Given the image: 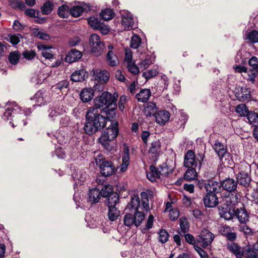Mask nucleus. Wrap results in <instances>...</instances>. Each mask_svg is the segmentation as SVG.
I'll return each instance as SVG.
<instances>
[{"instance_id": "39", "label": "nucleus", "mask_w": 258, "mask_h": 258, "mask_svg": "<svg viewBox=\"0 0 258 258\" xmlns=\"http://www.w3.org/2000/svg\"><path fill=\"white\" fill-rule=\"evenodd\" d=\"M225 200L227 204L235 205L239 202V196L235 193H231L226 197Z\"/></svg>"}, {"instance_id": "11", "label": "nucleus", "mask_w": 258, "mask_h": 258, "mask_svg": "<svg viewBox=\"0 0 258 258\" xmlns=\"http://www.w3.org/2000/svg\"><path fill=\"white\" fill-rule=\"evenodd\" d=\"M89 45L91 51L95 55H99L102 53L104 49V43L100 40V38L98 35L93 34L90 36Z\"/></svg>"}, {"instance_id": "2", "label": "nucleus", "mask_w": 258, "mask_h": 258, "mask_svg": "<svg viewBox=\"0 0 258 258\" xmlns=\"http://www.w3.org/2000/svg\"><path fill=\"white\" fill-rule=\"evenodd\" d=\"M118 94L114 93L113 95L108 92H104L94 100L95 108H103V111L105 113L108 118H113L115 116V109L117 107Z\"/></svg>"}, {"instance_id": "26", "label": "nucleus", "mask_w": 258, "mask_h": 258, "mask_svg": "<svg viewBox=\"0 0 258 258\" xmlns=\"http://www.w3.org/2000/svg\"><path fill=\"white\" fill-rule=\"evenodd\" d=\"M88 76L87 72L84 69L75 71L71 75V80L73 82H81L85 80Z\"/></svg>"}, {"instance_id": "43", "label": "nucleus", "mask_w": 258, "mask_h": 258, "mask_svg": "<svg viewBox=\"0 0 258 258\" xmlns=\"http://www.w3.org/2000/svg\"><path fill=\"white\" fill-rule=\"evenodd\" d=\"M161 148V144L159 141H155L152 142L151 147L149 150V152L151 154L156 155L160 151Z\"/></svg>"}, {"instance_id": "51", "label": "nucleus", "mask_w": 258, "mask_h": 258, "mask_svg": "<svg viewBox=\"0 0 258 258\" xmlns=\"http://www.w3.org/2000/svg\"><path fill=\"white\" fill-rule=\"evenodd\" d=\"M246 52L243 51H239L235 57V61L240 64H244L246 62V58L244 57Z\"/></svg>"}, {"instance_id": "37", "label": "nucleus", "mask_w": 258, "mask_h": 258, "mask_svg": "<svg viewBox=\"0 0 258 258\" xmlns=\"http://www.w3.org/2000/svg\"><path fill=\"white\" fill-rule=\"evenodd\" d=\"M58 15L62 18H68L71 15V9L68 6L62 5L58 8Z\"/></svg>"}, {"instance_id": "4", "label": "nucleus", "mask_w": 258, "mask_h": 258, "mask_svg": "<svg viewBox=\"0 0 258 258\" xmlns=\"http://www.w3.org/2000/svg\"><path fill=\"white\" fill-rule=\"evenodd\" d=\"M118 134V123H112L110 127L104 131V133L99 139V142L105 148L108 149V142L113 140L117 137Z\"/></svg>"}, {"instance_id": "48", "label": "nucleus", "mask_w": 258, "mask_h": 258, "mask_svg": "<svg viewBox=\"0 0 258 258\" xmlns=\"http://www.w3.org/2000/svg\"><path fill=\"white\" fill-rule=\"evenodd\" d=\"M69 83L67 80H62L55 85L52 86L53 90L57 92V90H62L63 89L67 88L69 86Z\"/></svg>"}, {"instance_id": "52", "label": "nucleus", "mask_w": 258, "mask_h": 258, "mask_svg": "<svg viewBox=\"0 0 258 258\" xmlns=\"http://www.w3.org/2000/svg\"><path fill=\"white\" fill-rule=\"evenodd\" d=\"M84 11L81 6H76L71 9V15L74 17H78L81 16Z\"/></svg>"}, {"instance_id": "3", "label": "nucleus", "mask_w": 258, "mask_h": 258, "mask_svg": "<svg viewBox=\"0 0 258 258\" xmlns=\"http://www.w3.org/2000/svg\"><path fill=\"white\" fill-rule=\"evenodd\" d=\"M215 151L217 154L220 162L224 166H230L233 164V160L227 148L221 143L216 141L213 146Z\"/></svg>"}, {"instance_id": "56", "label": "nucleus", "mask_w": 258, "mask_h": 258, "mask_svg": "<svg viewBox=\"0 0 258 258\" xmlns=\"http://www.w3.org/2000/svg\"><path fill=\"white\" fill-rule=\"evenodd\" d=\"M247 38L250 42L254 43L258 42V32L253 30L249 32L247 35Z\"/></svg>"}, {"instance_id": "28", "label": "nucleus", "mask_w": 258, "mask_h": 258, "mask_svg": "<svg viewBox=\"0 0 258 258\" xmlns=\"http://www.w3.org/2000/svg\"><path fill=\"white\" fill-rule=\"evenodd\" d=\"M87 122L84 126V130L86 134L91 135L96 133L99 130L96 127L94 123L90 118H86Z\"/></svg>"}, {"instance_id": "15", "label": "nucleus", "mask_w": 258, "mask_h": 258, "mask_svg": "<svg viewBox=\"0 0 258 258\" xmlns=\"http://www.w3.org/2000/svg\"><path fill=\"white\" fill-rule=\"evenodd\" d=\"M221 190V183L213 180H208L206 186L207 194L217 195Z\"/></svg>"}, {"instance_id": "32", "label": "nucleus", "mask_w": 258, "mask_h": 258, "mask_svg": "<svg viewBox=\"0 0 258 258\" xmlns=\"http://www.w3.org/2000/svg\"><path fill=\"white\" fill-rule=\"evenodd\" d=\"M63 112L62 108L59 107L52 106L48 110V117L51 120H54L55 117L62 114Z\"/></svg>"}, {"instance_id": "46", "label": "nucleus", "mask_w": 258, "mask_h": 258, "mask_svg": "<svg viewBox=\"0 0 258 258\" xmlns=\"http://www.w3.org/2000/svg\"><path fill=\"white\" fill-rule=\"evenodd\" d=\"M33 33L35 36L42 40H48L50 38V36L43 30L35 29Z\"/></svg>"}, {"instance_id": "38", "label": "nucleus", "mask_w": 258, "mask_h": 258, "mask_svg": "<svg viewBox=\"0 0 258 258\" xmlns=\"http://www.w3.org/2000/svg\"><path fill=\"white\" fill-rule=\"evenodd\" d=\"M140 206V198L138 196H134L133 197L128 204V208L129 209L135 210L138 211L137 210Z\"/></svg>"}, {"instance_id": "31", "label": "nucleus", "mask_w": 258, "mask_h": 258, "mask_svg": "<svg viewBox=\"0 0 258 258\" xmlns=\"http://www.w3.org/2000/svg\"><path fill=\"white\" fill-rule=\"evenodd\" d=\"M106 58L107 62L109 66L115 67L118 63V59L112 50L108 51Z\"/></svg>"}, {"instance_id": "36", "label": "nucleus", "mask_w": 258, "mask_h": 258, "mask_svg": "<svg viewBox=\"0 0 258 258\" xmlns=\"http://www.w3.org/2000/svg\"><path fill=\"white\" fill-rule=\"evenodd\" d=\"M179 225L180 228V233L184 234L189 231V225L187 221V220L185 217H182L179 219Z\"/></svg>"}, {"instance_id": "8", "label": "nucleus", "mask_w": 258, "mask_h": 258, "mask_svg": "<svg viewBox=\"0 0 258 258\" xmlns=\"http://www.w3.org/2000/svg\"><path fill=\"white\" fill-rule=\"evenodd\" d=\"M118 202L119 197L117 194H113L109 199H107L106 203L108 207V217L111 221H115L120 216V211L115 207Z\"/></svg>"}, {"instance_id": "1", "label": "nucleus", "mask_w": 258, "mask_h": 258, "mask_svg": "<svg viewBox=\"0 0 258 258\" xmlns=\"http://www.w3.org/2000/svg\"><path fill=\"white\" fill-rule=\"evenodd\" d=\"M31 113L30 108L22 110L15 102L8 105L2 118L8 121L13 128L16 126H24L27 124V116Z\"/></svg>"}, {"instance_id": "47", "label": "nucleus", "mask_w": 258, "mask_h": 258, "mask_svg": "<svg viewBox=\"0 0 258 258\" xmlns=\"http://www.w3.org/2000/svg\"><path fill=\"white\" fill-rule=\"evenodd\" d=\"M235 111L241 116H246L249 111L246 106L244 104H241L236 106Z\"/></svg>"}, {"instance_id": "64", "label": "nucleus", "mask_w": 258, "mask_h": 258, "mask_svg": "<svg viewBox=\"0 0 258 258\" xmlns=\"http://www.w3.org/2000/svg\"><path fill=\"white\" fill-rule=\"evenodd\" d=\"M248 64L252 68V70H258V58L256 57H251L248 61Z\"/></svg>"}, {"instance_id": "18", "label": "nucleus", "mask_w": 258, "mask_h": 258, "mask_svg": "<svg viewBox=\"0 0 258 258\" xmlns=\"http://www.w3.org/2000/svg\"><path fill=\"white\" fill-rule=\"evenodd\" d=\"M205 206L208 208H214L217 206L219 203L218 198L217 195L211 194H206L203 199Z\"/></svg>"}, {"instance_id": "20", "label": "nucleus", "mask_w": 258, "mask_h": 258, "mask_svg": "<svg viewBox=\"0 0 258 258\" xmlns=\"http://www.w3.org/2000/svg\"><path fill=\"white\" fill-rule=\"evenodd\" d=\"M234 215H236L239 222L241 223L245 224L249 220V213L244 208L237 209L235 211Z\"/></svg>"}, {"instance_id": "60", "label": "nucleus", "mask_w": 258, "mask_h": 258, "mask_svg": "<svg viewBox=\"0 0 258 258\" xmlns=\"http://www.w3.org/2000/svg\"><path fill=\"white\" fill-rule=\"evenodd\" d=\"M258 74V70H250L248 71L247 75L248 77L247 80L249 81L252 83H253L255 81V78Z\"/></svg>"}, {"instance_id": "7", "label": "nucleus", "mask_w": 258, "mask_h": 258, "mask_svg": "<svg viewBox=\"0 0 258 258\" xmlns=\"http://www.w3.org/2000/svg\"><path fill=\"white\" fill-rule=\"evenodd\" d=\"M96 165L99 167L101 174L105 177L112 175L115 168L111 162L106 160L102 155H98L95 158Z\"/></svg>"}, {"instance_id": "24", "label": "nucleus", "mask_w": 258, "mask_h": 258, "mask_svg": "<svg viewBox=\"0 0 258 258\" xmlns=\"http://www.w3.org/2000/svg\"><path fill=\"white\" fill-rule=\"evenodd\" d=\"M94 96L93 90L90 88L83 89L80 94V97L83 102L87 103L90 101Z\"/></svg>"}, {"instance_id": "42", "label": "nucleus", "mask_w": 258, "mask_h": 258, "mask_svg": "<svg viewBox=\"0 0 258 258\" xmlns=\"http://www.w3.org/2000/svg\"><path fill=\"white\" fill-rule=\"evenodd\" d=\"M100 16L103 20L108 21L112 19L114 17V14L112 10L106 9L101 12Z\"/></svg>"}, {"instance_id": "40", "label": "nucleus", "mask_w": 258, "mask_h": 258, "mask_svg": "<svg viewBox=\"0 0 258 258\" xmlns=\"http://www.w3.org/2000/svg\"><path fill=\"white\" fill-rule=\"evenodd\" d=\"M244 255L246 258H258V251L254 248L248 247L243 249Z\"/></svg>"}, {"instance_id": "33", "label": "nucleus", "mask_w": 258, "mask_h": 258, "mask_svg": "<svg viewBox=\"0 0 258 258\" xmlns=\"http://www.w3.org/2000/svg\"><path fill=\"white\" fill-rule=\"evenodd\" d=\"M52 47H48L45 45H42L39 47L41 49V54L46 59H50L53 57V53L51 51Z\"/></svg>"}, {"instance_id": "55", "label": "nucleus", "mask_w": 258, "mask_h": 258, "mask_svg": "<svg viewBox=\"0 0 258 258\" xmlns=\"http://www.w3.org/2000/svg\"><path fill=\"white\" fill-rule=\"evenodd\" d=\"M160 177L167 176L169 174V168L166 164H163L157 168Z\"/></svg>"}, {"instance_id": "19", "label": "nucleus", "mask_w": 258, "mask_h": 258, "mask_svg": "<svg viewBox=\"0 0 258 258\" xmlns=\"http://www.w3.org/2000/svg\"><path fill=\"white\" fill-rule=\"evenodd\" d=\"M221 186L224 190L231 192L236 190L237 183L233 178H228L221 183Z\"/></svg>"}, {"instance_id": "59", "label": "nucleus", "mask_w": 258, "mask_h": 258, "mask_svg": "<svg viewBox=\"0 0 258 258\" xmlns=\"http://www.w3.org/2000/svg\"><path fill=\"white\" fill-rule=\"evenodd\" d=\"M128 97L125 95H122L120 97L118 103L119 109L121 111H123L125 108V105L127 102Z\"/></svg>"}, {"instance_id": "14", "label": "nucleus", "mask_w": 258, "mask_h": 258, "mask_svg": "<svg viewBox=\"0 0 258 258\" xmlns=\"http://www.w3.org/2000/svg\"><path fill=\"white\" fill-rule=\"evenodd\" d=\"M31 99L35 100V105L40 106L45 104L49 101V95L45 91H39L32 98H31Z\"/></svg>"}, {"instance_id": "35", "label": "nucleus", "mask_w": 258, "mask_h": 258, "mask_svg": "<svg viewBox=\"0 0 258 258\" xmlns=\"http://www.w3.org/2000/svg\"><path fill=\"white\" fill-rule=\"evenodd\" d=\"M101 192V196H102L104 198H107V199H109L110 197L113 196V194H117L115 192L113 191L112 187L110 185H106L104 186Z\"/></svg>"}, {"instance_id": "21", "label": "nucleus", "mask_w": 258, "mask_h": 258, "mask_svg": "<svg viewBox=\"0 0 258 258\" xmlns=\"http://www.w3.org/2000/svg\"><path fill=\"white\" fill-rule=\"evenodd\" d=\"M95 80L101 84L107 83L110 78L109 73L106 70H97L94 72Z\"/></svg>"}, {"instance_id": "53", "label": "nucleus", "mask_w": 258, "mask_h": 258, "mask_svg": "<svg viewBox=\"0 0 258 258\" xmlns=\"http://www.w3.org/2000/svg\"><path fill=\"white\" fill-rule=\"evenodd\" d=\"M159 241L164 243L168 240L169 235L168 232L165 229H161L159 232Z\"/></svg>"}, {"instance_id": "44", "label": "nucleus", "mask_w": 258, "mask_h": 258, "mask_svg": "<svg viewBox=\"0 0 258 258\" xmlns=\"http://www.w3.org/2000/svg\"><path fill=\"white\" fill-rule=\"evenodd\" d=\"M88 22L91 27L97 29L102 23L101 21L97 17H91L88 19Z\"/></svg>"}, {"instance_id": "25", "label": "nucleus", "mask_w": 258, "mask_h": 258, "mask_svg": "<svg viewBox=\"0 0 258 258\" xmlns=\"http://www.w3.org/2000/svg\"><path fill=\"white\" fill-rule=\"evenodd\" d=\"M82 56L81 51L76 49H72L65 57V60L69 63L74 62L80 59Z\"/></svg>"}, {"instance_id": "49", "label": "nucleus", "mask_w": 258, "mask_h": 258, "mask_svg": "<svg viewBox=\"0 0 258 258\" xmlns=\"http://www.w3.org/2000/svg\"><path fill=\"white\" fill-rule=\"evenodd\" d=\"M247 118L248 121L251 124H253L255 126L256 125L255 123L258 124V114L252 111H249L247 114Z\"/></svg>"}, {"instance_id": "10", "label": "nucleus", "mask_w": 258, "mask_h": 258, "mask_svg": "<svg viewBox=\"0 0 258 258\" xmlns=\"http://www.w3.org/2000/svg\"><path fill=\"white\" fill-rule=\"evenodd\" d=\"M203 157L201 156V159L197 158L193 151L188 150L185 154L184 158V165L187 168H197L200 169L202 165Z\"/></svg>"}, {"instance_id": "17", "label": "nucleus", "mask_w": 258, "mask_h": 258, "mask_svg": "<svg viewBox=\"0 0 258 258\" xmlns=\"http://www.w3.org/2000/svg\"><path fill=\"white\" fill-rule=\"evenodd\" d=\"M155 120L160 125H164L170 118V114L166 110H160L154 113Z\"/></svg>"}, {"instance_id": "63", "label": "nucleus", "mask_w": 258, "mask_h": 258, "mask_svg": "<svg viewBox=\"0 0 258 258\" xmlns=\"http://www.w3.org/2000/svg\"><path fill=\"white\" fill-rule=\"evenodd\" d=\"M23 56L27 60H32L35 55L36 52L34 50H25L22 53Z\"/></svg>"}, {"instance_id": "57", "label": "nucleus", "mask_w": 258, "mask_h": 258, "mask_svg": "<svg viewBox=\"0 0 258 258\" xmlns=\"http://www.w3.org/2000/svg\"><path fill=\"white\" fill-rule=\"evenodd\" d=\"M127 68L128 71L133 74H137L139 73L138 67L135 64L134 61L131 62V63H128L125 64Z\"/></svg>"}, {"instance_id": "23", "label": "nucleus", "mask_w": 258, "mask_h": 258, "mask_svg": "<svg viewBox=\"0 0 258 258\" xmlns=\"http://www.w3.org/2000/svg\"><path fill=\"white\" fill-rule=\"evenodd\" d=\"M101 197L100 190L98 188H94L90 190L87 198V201L91 204L97 203Z\"/></svg>"}, {"instance_id": "27", "label": "nucleus", "mask_w": 258, "mask_h": 258, "mask_svg": "<svg viewBox=\"0 0 258 258\" xmlns=\"http://www.w3.org/2000/svg\"><path fill=\"white\" fill-rule=\"evenodd\" d=\"M151 95L150 89H142L140 92L136 95V98L138 101L141 102H147Z\"/></svg>"}, {"instance_id": "12", "label": "nucleus", "mask_w": 258, "mask_h": 258, "mask_svg": "<svg viewBox=\"0 0 258 258\" xmlns=\"http://www.w3.org/2000/svg\"><path fill=\"white\" fill-rule=\"evenodd\" d=\"M215 237L214 235L207 229H203L200 234L197 236V242L203 248L210 245Z\"/></svg>"}, {"instance_id": "16", "label": "nucleus", "mask_w": 258, "mask_h": 258, "mask_svg": "<svg viewBox=\"0 0 258 258\" xmlns=\"http://www.w3.org/2000/svg\"><path fill=\"white\" fill-rule=\"evenodd\" d=\"M219 213L220 217L224 218L226 220L232 219L234 216L235 210L228 206L225 207L221 206L219 209Z\"/></svg>"}, {"instance_id": "58", "label": "nucleus", "mask_w": 258, "mask_h": 258, "mask_svg": "<svg viewBox=\"0 0 258 258\" xmlns=\"http://www.w3.org/2000/svg\"><path fill=\"white\" fill-rule=\"evenodd\" d=\"M153 63V60L151 56L147 55L145 59L143 60L140 63V68L144 70L147 69L150 64Z\"/></svg>"}, {"instance_id": "54", "label": "nucleus", "mask_w": 258, "mask_h": 258, "mask_svg": "<svg viewBox=\"0 0 258 258\" xmlns=\"http://www.w3.org/2000/svg\"><path fill=\"white\" fill-rule=\"evenodd\" d=\"M145 110L148 112L149 115H151L152 114L154 115V113H156V111L157 110L156 104L152 102H148L146 105Z\"/></svg>"}, {"instance_id": "41", "label": "nucleus", "mask_w": 258, "mask_h": 258, "mask_svg": "<svg viewBox=\"0 0 258 258\" xmlns=\"http://www.w3.org/2000/svg\"><path fill=\"white\" fill-rule=\"evenodd\" d=\"M41 12L43 15L49 14L53 9V5L50 1L46 2L41 7Z\"/></svg>"}, {"instance_id": "45", "label": "nucleus", "mask_w": 258, "mask_h": 258, "mask_svg": "<svg viewBox=\"0 0 258 258\" xmlns=\"http://www.w3.org/2000/svg\"><path fill=\"white\" fill-rule=\"evenodd\" d=\"M20 54L18 51L12 52L9 56V60L11 64L15 65L19 61Z\"/></svg>"}, {"instance_id": "61", "label": "nucleus", "mask_w": 258, "mask_h": 258, "mask_svg": "<svg viewBox=\"0 0 258 258\" xmlns=\"http://www.w3.org/2000/svg\"><path fill=\"white\" fill-rule=\"evenodd\" d=\"M133 54L132 51L129 48H126L125 50V56L124 59V63L126 64L131 63L134 61L133 60Z\"/></svg>"}, {"instance_id": "50", "label": "nucleus", "mask_w": 258, "mask_h": 258, "mask_svg": "<svg viewBox=\"0 0 258 258\" xmlns=\"http://www.w3.org/2000/svg\"><path fill=\"white\" fill-rule=\"evenodd\" d=\"M141 43V39L137 35H134L131 38L130 46L134 49H137Z\"/></svg>"}, {"instance_id": "29", "label": "nucleus", "mask_w": 258, "mask_h": 258, "mask_svg": "<svg viewBox=\"0 0 258 258\" xmlns=\"http://www.w3.org/2000/svg\"><path fill=\"white\" fill-rule=\"evenodd\" d=\"M124 155L122 158V165L121 166L120 170L122 172H124L130 163V149L128 147H125L124 148Z\"/></svg>"}, {"instance_id": "22", "label": "nucleus", "mask_w": 258, "mask_h": 258, "mask_svg": "<svg viewBox=\"0 0 258 258\" xmlns=\"http://www.w3.org/2000/svg\"><path fill=\"white\" fill-rule=\"evenodd\" d=\"M227 248L232 252L237 258H241L244 255L243 248L239 246L237 244L230 242L227 244Z\"/></svg>"}, {"instance_id": "5", "label": "nucleus", "mask_w": 258, "mask_h": 258, "mask_svg": "<svg viewBox=\"0 0 258 258\" xmlns=\"http://www.w3.org/2000/svg\"><path fill=\"white\" fill-rule=\"evenodd\" d=\"M86 118L92 119L96 127L99 130H101L105 126L107 120V118L100 114L98 110L95 107H90L88 109Z\"/></svg>"}, {"instance_id": "9", "label": "nucleus", "mask_w": 258, "mask_h": 258, "mask_svg": "<svg viewBox=\"0 0 258 258\" xmlns=\"http://www.w3.org/2000/svg\"><path fill=\"white\" fill-rule=\"evenodd\" d=\"M145 219L144 214L140 211H136L134 215L126 214L123 218V223L125 226L131 227L134 225L139 226Z\"/></svg>"}, {"instance_id": "62", "label": "nucleus", "mask_w": 258, "mask_h": 258, "mask_svg": "<svg viewBox=\"0 0 258 258\" xmlns=\"http://www.w3.org/2000/svg\"><path fill=\"white\" fill-rule=\"evenodd\" d=\"M158 74L157 71L156 69H152L148 71H146L143 73V76L146 79H149L152 77H154Z\"/></svg>"}, {"instance_id": "13", "label": "nucleus", "mask_w": 258, "mask_h": 258, "mask_svg": "<svg viewBox=\"0 0 258 258\" xmlns=\"http://www.w3.org/2000/svg\"><path fill=\"white\" fill-rule=\"evenodd\" d=\"M120 13L122 29L123 30H129L132 29L135 24V20L132 14L127 10H122Z\"/></svg>"}, {"instance_id": "30", "label": "nucleus", "mask_w": 258, "mask_h": 258, "mask_svg": "<svg viewBox=\"0 0 258 258\" xmlns=\"http://www.w3.org/2000/svg\"><path fill=\"white\" fill-rule=\"evenodd\" d=\"M147 177L152 182L155 181L157 178H161L158 169L153 165L150 166L149 171L147 172Z\"/></svg>"}, {"instance_id": "34", "label": "nucleus", "mask_w": 258, "mask_h": 258, "mask_svg": "<svg viewBox=\"0 0 258 258\" xmlns=\"http://www.w3.org/2000/svg\"><path fill=\"white\" fill-rule=\"evenodd\" d=\"M184 175V178L186 180L191 181L197 179L198 174L196 171L197 168H188Z\"/></svg>"}, {"instance_id": "6", "label": "nucleus", "mask_w": 258, "mask_h": 258, "mask_svg": "<svg viewBox=\"0 0 258 258\" xmlns=\"http://www.w3.org/2000/svg\"><path fill=\"white\" fill-rule=\"evenodd\" d=\"M250 172V165L246 163H242L239 168V172L236 175L237 183H238L245 187H248L251 181Z\"/></svg>"}]
</instances>
